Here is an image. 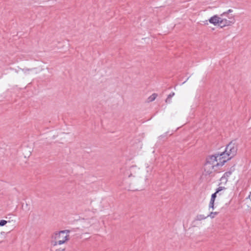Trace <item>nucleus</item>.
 Masks as SVG:
<instances>
[{
	"label": "nucleus",
	"mask_w": 251,
	"mask_h": 251,
	"mask_svg": "<svg viewBox=\"0 0 251 251\" xmlns=\"http://www.w3.org/2000/svg\"><path fill=\"white\" fill-rule=\"evenodd\" d=\"M226 162V160L219 157V154L210 156L207 158L206 162L204 164V171L206 174L210 175L217 171L219 167L222 166Z\"/></svg>",
	"instance_id": "obj_1"
},
{
	"label": "nucleus",
	"mask_w": 251,
	"mask_h": 251,
	"mask_svg": "<svg viewBox=\"0 0 251 251\" xmlns=\"http://www.w3.org/2000/svg\"><path fill=\"white\" fill-rule=\"evenodd\" d=\"M237 151V145L231 141L226 146L225 151L219 154V157L226 160V162L236 155Z\"/></svg>",
	"instance_id": "obj_2"
},
{
	"label": "nucleus",
	"mask_w": 251,
	"mask_h": 251,
	"mask_svg": "<svg viewBox=\"0 0 251 251\" xmlns=\"http://www.w3.org/2000/svg\"><path fill=\"white\" fill-rule=\"evenodd\" d=\"M69 230H65L60 231L58 233L55 234V241L52 243L53 246L58 245H60L64 243L66 241L69 240Z\"/></svg>",
	"instance_id": "obj_3"
},
{
	"label": "nucleus",
	"mask_w": 251,
	"mask_h": 251,
	"mask_svg": "<svg viewBox=\"0 0 251 251\" xmlns=\"http://www.w3.org/2000/svg\"><path fill=\"white\" fill-rule=\"evenodd\" d=\"M228 18L229 20L223 18V17L221 16L219 26L222 28L226 26H230L235 23L234 16L228 17Z\"/></svg>",
	"instance_id": "obj_4"
},
{
	"label": "nucleus",
	"mask_w": 251,
	"mask_h": 251,
	"mask_svg": "<svg viewBox=\"0 0 251 251\" xmlns=\"http://www.w3.org/2000/svg\"><path fill=\"white\" fill-rule=\"evenodd\" d=\"M220 19L221 17L215 15L209 19V22L210 23L213 24L214 25H219Z\"/></svg>",
	"instance_id": "obj_5"
},
{
	"label": "nucleus",
	"mask_w": 251,
	"mask_h": 251,
	"mask_svg": "<svg viewBox=\"0 0 251 251\" xmlns=\"http://www.w3.org/2000/svg\"><path fill=\"white\" fill-rule=\"evenodd\" d=\"M207 217H208L207 215L205 216L202 214H199L196 216L195 220L197 221H201V220L205 219Z\"/></svg>",
	"instance_id": "obj_6"
},
{
	"label": "nucleus",
	"mask_w": 251,
	"mask_h": 251,
	"mask_svg": "<svg viewBox=\"0 0 251 251\" xmlns=\"http://www.w3.org/2000/svg\"><path fill=\"white\" fill-rule=\"evenodd\" d=\"M34 70H35V68H32V69H27V68H24L22 69V72L25 74V75H28L29 74V72H32Z\"/></svg>",
	"instance_id": "obj_7"
},
{
	"label": "nucleus",
	"mask_w": 251,
	"mask_h": 251,
	"mask_svg": "<svg viewBox=\"0 0 251 251\" xmlns=\"http://www.w3.org/2000/svg\"><path fill=\"white\" fill-rule=\"evenodd\" d=\"M139 168H137L136 166H131L130 168V174L129 175V177L132 175L133 173H135L136 170H139Z\"/></svg>",
	"instance_id": "obj_8"
},
{
	"label": "nucleus",
	"mask_w": 251,
	"mask_h": 251,
	"mask_svg": "<svg viewBox=\"0 0 251 251\" xmlns=\"http://www.w3.org/2000/svg\"><path fill=\"white\" fill-rule=\"evenodd\" d=\"M221 190H222V187H220L218 188V189L217 190L216 192L214 193H213L212 196H211V200H215V198H216V195H217V194Z\"/></svg>",
	"instance_id": "obj_9"
},
{
	"label": "nucleus",
	"mask_w": 251,
	"mask_h": 251,
	"mask_svg": "<svg viewBox=\"0 0 251 251\" xmlns=\"http://www.w3.org/2000/svg\"><path fill=\"white\" fill-rule=\"evenodd\" d=\"M157 96V95L156 94L153 93L148 98V101L151 102L154 100L156 98Z\"/></svg>",
	"instance_id": "obj_10"
},
{
	"label": "nucleus",
	"mask_w": 251,
	"mask_h": 251,
	"mask_svg": "<svg viewBox=\"0 0 251 251\" xmlns=\"http://www.w3.org/2000/svg\"><path fill=\"white\" fill-rule=\"evenodd\" d=\"M218 214V212H211L209 214L207 215L208 217H210L211 218H213L215 217L216 215Z\"/></svg>",
	"instance_id": "obj_11"
},
{
	"label": "nucleus",
	"mask_w": 251,
	"mask_h": 251,
	"mask_svg": "<svg viewBox=\"0 0 251 251\" xmlns=\"http://www.w3.org/2000/svg\"><path fill=\"white\" fill-rule=\"evenodd\" d=\"M233 12V10L232 9H229L226 12H224L223 13H222L221 15V17H223L224 16H226L228 14H229V13H231Z\"/></svg>",
	"instance_id": "obj_12"
},
{
	"label": "nucleus",
	"mask_w": 251,
	"mask_h": 251,
	"mask_svg": "<svg viewBox=\"0 0 251 251\" xmlns=\"http://www.w3.org/2000/svg\"><path fill=\"white\" fill-rule=\"evenodd\" d=\"M214 200H210L209 204V208H211L212 209H214Z\"/></svg>",
	"instance_id": "obj_13"
},
{
	"label": "nucleus",
	"mask_w": 251,
	"mask_h": 251,
	"mask_svg": "<svg viewBox=\"0 0 251 251\" xmlns=\"http://www.w3.org/2000/svg\"><path fill=\"white\" fill-rule=\"evenodd\" d=\"M232 174V171H228V172H226L224 174V176L226 177L227 178H228V177H229Z\"/></svg>",
	"instance_id": "obj_14"
},
{
	"label": "nucleus",
	"mask_w": 251,
	"mask_h": 251,
	"mask_svg": "<svg viewBox=\"0 0 251 251\" xmlns=\"http://www.w3.org/2000/svg\"><path fill=\"white\" fill-rule=\"evenodd\" d=\"M220 180L221 181L222 183H226L227 181V178L223 176L221 178Z\"/></svg>",
	"instance_id": "obj_15"
},
{
	"label": "nucleus",
	"mask_w": 251,
	"mask_h": 251,
	"mask_svg": "<svg viewBox=\"0 0 251 251\" xmlns=\"http://www.w3.org/2000/svg\"><path fill=\"white\" fill-rule=\"evenodd\" d=\"M7 223V221H5V220H0V226H4Z\"/></svg>",
	"instance_id": "obj_16"
},
{
	"label": "nucleus",
	"mask_w": 251,
	"mask_h": 251,
	"mask_svg": "<svg viewBox=\"0 0 251 251\" xmlns=\"http://www.w3.org/2000/svg\"><path fill=\"white\" fill-rule=\"evenodd\" d=\"M175 93L174 92H172L171 93H170L168 96V97H169V98H172L174 95H175Z\"/></svg>",
	"instance_id": "obj_17"
},
{
	"label": "nucleus",
	"mask_w": 251,
	"mask_h": 251,
	"mask_svg": "<svg viewBox=\"0 0 251 251\" xmlns=\"http://www.w3.org/2000/svg\"><path fill=\"white\" fill-rule=\"evenodd\" d=\"M171 98H169V97H168L166 99V100H165V102L166 103H170L171 102Z\"/></svg>",
	"instance_id": "obj_18"
},
{
	"label": "nucleus",
	"mask_w": 251,
	"mask_h": 251,
	"mask_svg": "<svg viewBox=\"0 0 251 251\" xmlns=\"http://www.w3.org/2000/svg\"><path fill=\"white\" fill-rule=\"evenodd\" d=\"M64 250H65V248H63V249L60 248L58 249H56V251H64Z\"/></svg>",
	"instance_id": "obj_19"
}]
</instances>
